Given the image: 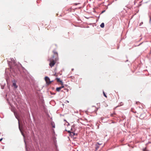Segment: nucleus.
Listing matches in <instances>:
<instances>
[{
  "mask_svg": "<svg viewBox=\"0 0 151 151\" xmlns=\"http://www.w3.org/2000/svg\"><path fill=\"white\" fill-rule=\"evenodd\" d=\"M53 52L54 55L48 60L50 62L49 65L51 68L54 66L58 60V52L55 50H53Z\"/></svg>",
  "mask_w": 151,
  "mask_h": 151,
  "instance_id": "f257e3e1",
  "label": "nucleus"
},
{
  "mask_svg": "<svg viewBox=\"0 0 151 151\" xmlns=\"http://www.w3.org/2000/svg\"><path fill=\"white\" fill-rule=\"evenodd\" d=\"M45 80L46 82V83L47 85L50 84L52 81H51L49 78L47 77L46 76L45 77Z\"/></svg>",
  "mask_w": 151,
  "mask_h": 151,
  "instance_id": "f03ea898",
  "label": "nucleus"
},
{
  "mask_svg": "<svg viewBox=\"0 0 151 151\" xmlns=\"http://www.w3.org/2000/svg\"><path fill=\"white\" fill-rule=\"evenodd\" d=\"M64 87V86H63L59 87H57L56 88V91H57L59 92L62 88H63Z\"/></svg>",
  "mask_w": 151,
  "mask_h": 151,
  "instance_id": "7ed1b4c3",
  "label": "nucleus"
},
{
  "mask_svg": "<svg viewBox=\"0 0 151 151\" xmlns=\"http://www.w3.org/2000/svg\"><path fill=\"white\" fill-rule=\"evenodd\" d=\"M56 80L57 81V82H60L61 83V84L63 85V83L61 81L59 78H56Z\"/></svg>",
  "mask_w": 151,
  "mask_h": 151,
  "instance_id": "20e7f679",
  "label": "nucleus"
},
{
  "mask_svg": "<svg viewBox=\"0 0 151 151\" xmlns=\"http://www.w3.org/2000/svg\"><path fill=\"white\" fill-rule=\"evenodd\" d=\"M51 124L52 128H55V124L53 122H51Z\"/></svg>",
  "mask_w": 151,
  "mask_h": 151,
  "instance_id": "39448f33",
  "label": "nucleus"
},
{
  "mask_svg": "<svg viewBox=\"0 0 151 151\" xmlns=\"http://www.w3.org/2000/svg\"><path fill=\"white\" fill-rule=\"evenodd\" d=\"M13 86H14L15 88H16L17 87V86L16 85V83H13Z\"/></svg>",
  "mask_w": 151,
  "mask_h": 151,
  "instance_id": "423d86ee",
  "label": "nucleus"
},
{
  "mask_svg": "<svg viewBox=\"0 0 151 151\" xmlns=\"http://www.w3.org/2000/svg\"><path fill=\"white\" fill-rule=\"evenodd\" d=\"M100 26L102 28L104 27V23H102L100 25Z\"/></svg>",
  "mask_w": 151,
  "mask_h": 151,
  "instance_id": "0eeeda50",
  "label": "nucleus"
},
{
  "mask_svg": "<svg viewBox=\"0 0 151 151\" xmlns=\"http://www.w3.org/2000/svg\"><path fill=\"white\" fill-rule=\"evenodd\" d=\"M143 151H149L146 148L145 149H143Z\"/></svg>",
  "mask_w": 151,
  "mask_h": 151,
  "instance_id": "6e6552de",
  "label": "nucleus"
},
{
  "mask_svg": "<svg viewBox=\"0 0 151 151\" xmlns=\"http://www.w3.org/2000/svg\"><path fill=\"white\" fill-rule=\"evenodd\" d=\"M103 93L104 96L106 98H107V96H106V94H105V93L104 91L103 92Z\"/></svg>",
  "mask_w": 151,
  "mask_h": 151,
  "instance_id": "1a4fd4ad",
  "label": "nucleus"
},
{
  "mask_svg": "<svg viewBox=\"0 0 151 151\" xmlns=\"http://www.w3.org/2000/svg\"><path fill=\"white\" fill-rule=\"evenodd\" d=\"M115 113H113V114H111V116H114V115H115Z\"/></svg>",
  "mask_w": 151,
  "mask_h": 151,
  "instance_id": "9d476101",
  "label": "nucleus"
},
{
  "mask_svg": "<svg viewBox=\"0 0 151 151\" xmlns=\"http://www.w3.org/2000/svg\"><path fill=\"white\" fill-rule=\"evenodd\" d=\"M140 104V102L139 101L136 102V104Z\"/></svg>",
  "mask_w": 151,
  "mask_h": 151,
  "instance_id": "9b49d317",
  "label": "nucleus"
},
{
  "mask_svg": "<svg viewBox=\"0 0 151 151\" xmlns=\"http://www.w3.org/2000/svg\"><path fill=\"white\" fill-rule=\"evenodd\" d=\"M72 134L73 135H74L75 134L73 132H72L71 133V134L72 135Z\"/></svg>",
  "mask_w": 151,
  "mask_h": 151,
  "instance_id": "f8f14e48",
  "label": "nucleus"
},
{
  "mask_svg": "<svg viewBox=\"0 0 151 151\" xmlns=\"http://www.w3.org/2000/svg\"><path fill=\"white\" fill-rule=\"evenodd\" d=\"M144 115V116H145V114H142V115H140V117H141L142 116V115Z\"/></svg>",
  "mask_w": 151,
  "mask_h": 151,
  "instance_id": "ddd939ff",
  "label": "nucleus"
},
{
  "mask_svg": "<svg viewBox=\"0 0 151 151\" xmlns=\"http://www.w3.org/2000/svg\"><path fill=\"white\" fill-rule=\"evenodd\" d=\"M3 139L2 138H1L0 139V142H1L2 140Z\"/></svg>",
  "mask_w": 151,
  "mask_h": 151,
  "instance_id": "4468645a",
  "label": "nucleus"
},
{
  "mask_svg": "<svg viewBox=\"0 0 151 151\" xmlns=\"http://www.w3.org/2000/svg\"><path fill=\"white\" fill-rule=\"evenodd\" d=\"M19 128L20 130L21 131V129H20V127H19Z\"/></svg>",
  "mask_w": 151,
  "mask_h": 151,
  "instance_id": "2eb2a0df",
  "label": "nucleus"
},
{
  "mask_svg": "<svg viewBox=\"0 0 151 151\" xmlns=\"http://www.w3.org/2000/svg\"><path fill=\"white\" fill-rule=\"evenodd\" d=\"M68 132H69V133H70V131H68Z\"/></svg>",
  "mask_w": 151,
  "mask_h": 151,
  "instance_id": "dca6fc26",
  "label": "nucleus"
},
{
  "mask_svg": "<svg viewBox=\"0 0 151 151\" xmlns=\"http://www.w3.org/2000/svg\"><path fill=\"white\" fill-rule=\"evenodd\" d=\"M143 118H144V117H143ZM141 118L142 119V118H142V117H141Z\"/></svg>",
  "mask_w": 151,
  "mask_h": 151,
  "instance_id": "f3484780",
  "label": "nucleus"
}]
</instances>
